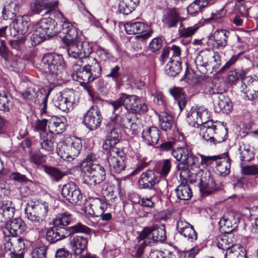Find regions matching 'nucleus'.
I'll return each instance as SVG.
<instances>
[{
  "mask_svg": "<svg viewBox=\"0 0 258 258\" xmlns=\"http://www.w3.org/2000/svg\"><path fill=\"white\" fill-rule=\"evenodd\" d=\"M72 220V215L69 212L58 214L53 220V224L59 228L68 229V225Z\"/></svg>",
  "mask_w": 258,
  "mask_h": 258,
  "instance_id": "nucleus-40",
  "label": "nucleus"
},
{
  "mask_svg": "<svg viewBox=\"0 0 258 258\" xmlns=\"http://www.w3.org/2000/svg\"><path fill=\"white\" fill-rule=\"evenodd\" d=\"M131 121L132 118L128 113L116 114L110 121L109 126H115L117 128L122 127L128 128L131 125Z\"/></svg>",
  "mask_w": 258,
  "mask_h": 258,
  "instance_id": "nucleus-36",
  "label": "nucleus"
},
{
  "mask_svg": "<svg viewBox=\"0 0 258 258\" xmlns=\"http://www.w3.org/2000/svg\"><path fill=\"white\" fill-rule=\"evenodd\" d=\"M25 224L21 218H16L7 222L5 228L2 229L5 235V242L4 244L6 250H11L13 247L10 235L13 237L21 234L25 231Z\"/></svg>",
  "mask_w": 258,
  "mask_h": 258,
  "instance_id": "nucleus-9",
  "label": "nucleus"
},
{
  "mask_svg": "<svg viewBox=\"0 0 258 258\" xmlns=\"http://www.w3.org/2000/svg\"><path fill=\"white\" fill-rule=\"evenodd\" d=\"M25 41L26 37L22 36L18 39L10 40L9 44L14 49L20 50L24 46Z\"/></svg>",
  "mask_w": 258,
  "mask_h": 258,
  "instance_id": "nucleus-61",
  "label": "nucleus"
},
{
  "mask_svg": "<svg viewBox=\"0 0 258 258\" xmlns=\"http://www.w3.org/2000/svg\"><path fill=\"white\" fill-rule=\"evenodd\" d=\"M175 191L177 198L181 200H189L192 195L191 189L187 183L179 184Z\"/></svg>",
  "mask_w": 258,
  "mask_h": 258,
  "instance_id": "nucleus-46",
  "label": "nucleus"
},
{
  "mask_svg": "<svg viewBox=\"0 0 258 258\" xmlns=\"http://www.w3.org/2000/svg\"><path fill=\"white\" fill-rule=\"evenodd\" d=\"M78 102V98H76L75 92L72 90H65L53 101L56 108L66 113L73 110Z\"/></svg>",
  "mask_w": 258,
  "mask_h": 258,
  "instance_id": "nucleus-11",
  "label": "nucleus"
},
{
  "mask_svg": "<svg viewBox=\"0 0 258 258\" xmlns=\"http://www.w3.org/2000/svg\"><path fill=\"white\" fill-rule=\"evenodd\" d=\"M41 66L47 73L48 80L52 83L61 80L65 73L64 62L60 55L45 54L42 59Z\"/></svg>",
  "mask_w": 258,
  "mask_h": 258,
  "instance_id": "nucleus-2",
  "label": "nucleus"
},
{
  "mask_svg": "<svg viewBox=\"0 0 258 258\" xmlns=\"http://www.w3.org/2000/svg\"><path fill=\"white\" fill-rule=\"evenodd\" d=\"M179 233L191 242H194L197 239V234L193 226L189 228H187V229Z\"/></svg>",
  "mask_w": 258,
  "mask_h": 258,
  "instance_id": "nucleus-56",
  "label": "nucleus"
},
{
  "mask_svg": "<svg viewBox=\"0 0 258 258\" xmlns=\"http://www.w3.org/2000/svg\"><path fill=\"white\" fill-rule=\"evenodd\" d=\"M43 169L45 172L49 176L53 181H58L66 175L64 172L54 167L45 165L43 166Z\"/></svg>",
  "mask_w": 258,
  "mask_h": 258,
  "instance_id": "nucleus-47",
  "label": "nucleus"
},
{
  "mask_svg": "<svg viewBox=\"0 0 258 258\" xmlns=\"http://www.w3.org/2000/svg\"><path fill=\"white\" fill-rule=\"evenodd\" d=\"M125 155L122 150L116 147L111 148L107 153V161L111 172L120 173L124 170L126 165Z\"/></svg>",
  "mask_w": 258,
  "mask_h": 258,
  "instance_id": "nucleus-10",
  "label": "nucleus"
},
{
  "mask_svg": "<svg viewBox=\"0 0 258 258\" xmlns=\"http://www.w3.org/2000/svg\"><path fill=\"white\" fill-rule=\"evenodd\" d=\"M242 91L248 99L253 100L258 97V80L254 79L251 76H244L241 79Z\"/></svg>",
  "mask_w": 258,
  "mask_h": 258,
  "instance_id": "nucleus-19",
  "label": "nucleus"
},
{
  "mask_svg": "<svg viewBox=\"0 0 258 258\" xmlns=\"http://www.w3.org/2000/svg\"><path fill=\"white\" fill-rule=\"evenodd\" d=\"M171 167L170 159H164L161 163V170L160 173L162 176H166L169 172Z\"/></svg>",
  "mask_w": 258,
  "mask_h": 258,
  "instance_id": "nucleus-58",
  "label": "nucleus"
},
{
  "mask_svg": "<svg viewBox=\"0 0 258 258\" xmlns=\"http://www.w3.org/2000/svg\"><path fill=\"white\" fill-rule=\"evenodd\" d=\"M62 197L70 203L79 205L82 201V195L78 186L74 182H69L63 185L61 190Z\"/></svg>",
  "mask_w": 258,
  "mask_h": 258,
  "instance_id": "nucleus-15",
  "label": "nucleus"
},
{
  "mask_svg": "<svg viewBox=\"0 0 258 258\" xmlns=\"http://www.w3.org/2000/svg\"><path fill=\"white\" fill-rule=\"evenodd\" d=\"M199 251V248L194 247L190 250L181 252L180 255V258H195Z\"/></svg>",
  "mask_w": 258,
  "mask_h": 258,
  "instance_id": "nucleus-64",
  "label": "nucleus"
},
{
  "mask_svg": "<svg viewBox=\"0 0 258 258\" xmlns=\"http://www.w3.org/2000/svg\"><path fill=\"white\" fill-rule=\"evenodd\" d=\"M57 1L33 0L30 4V9L34 14H40L43 11L44 14H50L58 5Z\"/></svg>",
  "mask_w": 258,
  "mask_h": 258,
  "instance_id": "nucleus-20",
  "label": "nucleus"
},
{
  "mask_svg": "<svg viewBox=\"0 0 258 258\" xmlns=\"http://www.w3.org/2000/svg\"><path fill=\"white\" fill-rule=\"evenodd\" d=\"M84 172L89 179L90 184H100L105 179L104 168L98 164H87L83 167Z\"/></svg>",
  "mask_w": 258,
  "mask_h": 258,
  "instance_id": "nucleus-16",
  "label": "nucleus"
},
{
  "mask_svg": "<svg viewBox=\"0 0 258 258\" xmlns=\"http://www.w3.org/2000/svg\"><path fill=\"white\" fill-rule=\"evenodd\" d=\"M110 127L112 128L111 129L109 134L107 135L102 146L103 149L106 151H109L111 148L115 147L114 146L119 142L121 137L120 132L117 127L115 126Z\"/></svg>",
  "mask_w": 258,
  "mask_h": 258,
  "instance_id": "nucleus-31",
  "label": "nucleus"
},
{
  "mask_svg": "<svg viewBox=\"0 0 258 258\" xmlns=\"http://www.w3.org/2000/svg\"><path fill=\"white\" fill-rule=\"evenodd\" d=\"M192 227L189 223H188L185 219L180 217L177 221L176 229L178 232H182V231L185 229Z\"/></svg>",
  "mask_w": 258,
  "mask_h": 258,
  "instance_id": "nucleus-63",
  "label": "nucleus"
},
{
  "mask_svg": "<svg viewBox=\"0 0 258 258\" xmlns=\"http://www.w3.org/2000/svg\"><path fill=\"white\" fill-rule=\"evenodd\" d=\"M57 17L61 23L60 30L58 33L63 42L68 43L77 39L78 31L76 28L64 17L61 13L59 12Z\"/></svg>",
  "mask_w": 258,
  "mask_h": 258,
  "instance_id": "nucleus-14",
  "label": "nucleus"
},
{
  "mask_svg": "<svg viewBox=\"0 0 258 258\" xmlns=\"http://www.w3.org/2000/svg\"><path fill=\"white\" fill-rule=\"evenodd\" d=\"M162 41L160 38H154L149 44V49L153 52H155L160 50L162 47Z\"/></svg>",
  "mask_w": 258,
  "mask_h": 258,
  "instance_id": "nucleus-60",
  "label": "nucleus"
},
{
  "mask_svg": "<svg viewBox=\"0 0 258 258\" xmlns=\"http://www.w3.org/2000/svg\"><path fill=\"white\" fill-rule=\"evenodd\" d=\"M55 23L54 20L48 18L40 20L36 25V31L45 37L49 38L54 35L57 31L55 30Z\"/></svg>",
  "mask_w": 258,
  "mask_h": 258,
  "instance_id": "nucleus-21",
  "label": "nucleus"
},
{
  "mask_svg": "<svg viewBox=\"0 0 258 258\" xmlns=\"http://www.w3.org/2000/svg\"><path fill=\"white\" fill-rule=\"evenodd\" d=\"M218 123L214 122L212 120L206 121L201 125L200 135L205 140L210 146L212 145V142L214 139V134L216 131Z\"/></svg>",
  "mask_w": 258,
  "mask_h": 258,
  "instance_id": "nucleus-25",
  "label": "nucleus"
},
{
  "mask_svg": "<svg viewBox=\"0 0 258 258\" xmlns=\"http://www.w3.org/2000/svg\"><path fill=\"white\" fill-rule=\"evenodd\" d=\"M212 53L209 50L201 51L197 57L195 62L197 68H207L213 63Z\"/></svg>",
  "mask_w": 258,
  "mask_h": 258,
  "instance_id": "nucleus-41",
  "label": "nucleus"
},
{
  "mask_svg": "<svg viewBox=\"0 0 258 258\" xmlns=\"http://www.w3.org/2000/svg\"><path fill=\"white\" fill-rule=\"evenodd\" d=\"M169 92L177 101L180 111H182L185 107L187 101V97L182 89L179 87H174L170 89Z\"/></svg>",
  "mask_w": 258,
  "mask_h": 258,
  "instance_id": "nucleus-38",
  "label": "nucleus"
},
{
  "mask_svg": "<svg viewBox=\"0 0 258 258\" xmlns=\"http://www.w3.org/2000/svg\"><path fill=\"white\" fill-rule=\"evenodd\" d=\"M102 119L99 109L97 106H93L85 114L83 122L87 128L93 131L100 126Z\"/></svg>",
  "mask_w": 258,
  "mask_h": 258,
  "instance_id": "nucleus-18",
  "label": "nucleus"
},
{
  "mask_svg": "<svg viewBox=\"0 0 258 258\" xmlns=\"http://www.w3.org/2000/svg\"><path fill=\"white\" fill-rule=\"evenodd\" d=\"M225 258H246V252L242 247L235 246L230 251L226 252Z\"/></svg>",
  "mask_w": 258,
  "mask_h": 258,
  "instance_id": "nucleus-53",
  "label": "nucleus"
},
{
  "mask_svg": "<svg viewBox=\"0 0 258 258\" xmlns=\"http://www.w3.org/2000/svg\"><path fill=\"white\" fill-rule=\"evenodd\" d=\"M106 77L111 78L115 82L116 86H119L121 84V80L120 67L118 65L111 67L109 72L106 75Z\"/></svg>",
  "mask_w": 258,
  "mask_h": 258,
  "instance_id": "nucleus-49",
  "label": "nucleus"
},
{
  "mask_svg": "<svg viewBox=\"0 0 258 258\" xmlns=\"http://www.w3.org/2000/svg\"><path fill=\"white\" fill-rule=\"evenodd\" d=\"M48 210V205L45 202L31 201L25 209L26 218L34 223L33 229L40 231L42 230Z\"/></svg>",
  "mask_w": 258,
  "mask_h": 258,
  "instance_id": "nucleus-3",
  "label": "nucleus"
},
{
  "mask_svg": "<svg viewBox=\"0 0 258 258\" xmlns=\"http://www.w3.org/2000/svg\"><path fill=\"white\" fill-rule=\"evenodd\" d=\"M234 242L235 238L232 234L219 235L215 241L217 247L223 250H226V252L230 251L235 246Z\"/></svg>",
  "mask_w": 258,
  "mask_h": 258,
  "instance_id": "nucleus-30",
  "label": "nucleus"
},
{
  "mask_svg": "<svg viewBox=\"0 0 258 258\" xmlns=\"http://www.w3.org/2000/svg\"><path fill=\"white\" fill-rule=\"evenodd\" d=\"M15 208L8 204L0 203V221L6 222L10 221L14 216Z\"/></svg>",
  "mask_w": 258,
  "mask_h": 258,
  "instance_id": "nucleus-44",
  "label": "nucleus"
},
{
  "mask_svg": "<svg viewBox=\"0 0 258 258\" xmlns=\"http://www.w3.org/2000/svg\"><path fill=\"white\" fill-rule=\"evenodd\" d=\"M172 155L177 161L180 162L177 165V169L180 171V177L183 179H189L191 174L190 171L198 168L201 163L199 157L187 147L173 149Z\"/></svg>",
  "mask_w": 258,
  "mask_h": 258,
  "instance_id": "nucleus-1",
  "label": "nucleus"
},
{
  "mask_svg": "<svg viewBox=\"0 0 258 258\" xmlns=\"http://www.w3.org/2000/svg\"><path fill=\"white\" fill-rule=\"evenodd\" d=\"M201 163L210 165L215 163L216 172L221 176L228 175L230 171L231 160L227 152L220 155L205 156L200 155Z\"/></svg>",
  "mask_w": 258,
  "mask_h": 258,
  "instance_id": "nucleus-8",
  "label": "nucleus"
},
{
  "mask_svg": "<svg viewBox=\"0 0 258 258\" xmlns=\"http://www.w3.org/2000/svg\"><path fill=\"white\" fill-rule=\"evenodd\" d=\"M199 186L203 196L212 194L217 189L215 181L211 177L209 173H205L202 175Z\"/></svg>",
  "mask_w": 258,
  "mask_h": 258,
  "instance_id": "nucleus-27",
  "label": "nucleus"
},
{
  "mask_svg": "<svg viewBox=\"0 0 258 258\" xmlns=\"http://www.w3.org/2000/svg\"><path fill=\"white\" fill-rule=\"evenodd\" d=\"M13 23V28H11L10 30L13 36H15L17 33L25 36L28 33L30 22L27 16H18Z\"/></svg>",
  "mask_w": 258,
  "mask_h": 258,
  "instance_id": "nucleus-22",
  "label": "nucleus"
},
{
  "mask_svg": "<svg viewBox=\"0 0 258 258\" xmlns=\"http://www.w3.org/2000/svg\"><path fill=\"white\" fill-rule=\"evenodd\" d=\"M208 109L203 106H193L186 115L188 124L194 127H197L208 121L210 118Z\"/></svg>",
  "mask_w": 258,
  "mask_h": 258,
  "instance_id": "nucleus-13",
  "label": "nucleus"
},
{
  "mask_svg": "<svg viewBox=\"0 0 258 258\" xmlns=\"http://www.w3.org/2000/svg\"><path fill=\"white\" fill-rule=\"evenodd\" d=\"M168 75L175 77L178 75L181 70V62L179 61H172L166 64L165 69Z\"/></svg>",
  "mask_w": 258,
  "mask_h": 258,
  "instance_id": "nucleus-51",
  "label": "nucleus"
},
{
  "mask_svg": "<svg viewBox=\"0 0 258 258\" xmlns=\"http://www.w3.org/2000/svg\"><path fill=\"white\" fill-rule=\"evenodd\" d=\"M47 247L42 246L35 248L32 252V258H46Z\"/></svg>",
  "mask_w": 258,
  "mask_h": 258,
  "instance_id": "nucleus-57",
  "label": "nucleus"
},
{
  "mask_svg": "<svg viewBox=\"0 0 258 258\" xmlns=\"http://www.w3.org/2000/svg\"><path fill=\"white\" fill-rule=\"evenodd\" d=\"M158 117L159 125L163 131L165 132L170 131L175 126L173 117L167 112H161L158 115Z\"/></svg>",
  "mask_w": 258,
  "mask_h": 258,
  "instance_id": "nucleus-37",
  "label": "nucleus"
},
{
  "mask_svg": "<svg viewBox=\"0 0 258 258\" xmlns=\"http://www.w3.org/2000/svg\"><path fill=\"white\" fill-rule=\"evenodd\" d=\"M240 159L242 161H249L254 158V154L251 149L247 146L243 145L239 148Z\"/></svg>",
  "mask_w": 258,
  "mask_h": 258,
  "instance_id": "nucleus-50",
  "label": "nucleus"
},
{
  "mask_svg": "<svg viewBox=\"0 0 258 258\" xmlns=\"http://www.w3.org/2000/svg\"><path fill=\"white\" fill-rule=\"evenodd\" d=\"M47 38L43 35L39 34V33L36 31L35 29V32L30 37V39L32 41V45H36L46 39Z\"/></svg>",
  "mask_w": 258,
  "mask_h": 258,
  "instance_id": "nucleus-62",
  "label": "nucleus"
},
{
  "mask_svg": "<svg viewBox=\"0 0 258 258\" xmlns=\"http://www.w3.org/2000/svg\"><path fill=\"white\" fill-rule=\"evenodd\" d=\"M12 106L11 99L7 94L0 92V110L9 111Z\"/></svg>",
  "mask_w": 258,
  "mask_h": 258,
  "instance_id": "nucleus-54",
  "label": "nucleus"
},
{
  "mask_svg": "<svg viewBox=\"0 0 258 258\" xmlns=\"http://www.w3.org/2000/svg\"><path fill=\"white\" fill-rule=\"evenodd\" d=\"M124 108L133 113H143L148 110L147 104L141 101L140 98L135 95L124 93Z\"/></svg>",
  "mask_w": 258,
  "mask_h": 258,
  "instance_id": "nucleus-17",
  "label": "nucleus"
},
{
  "mask_svg": "<svg viewBox=\"0 0 258 258\" xmlns=\"http://www.w3.org/2000/svg\"><path fill=\"white\" fill-rule=\"evenodd\" d=\"M50 90L46 92L44 89H39L38 87H30L26 90L22 92V96L26 99L38 101L40 103L41 112L46 113L47 103L48 98L50 94Z\"/></svg>",
  "mask_w": 258,
  "mask_h": 258,
  "instance_id": "nucleus-12",
  "label": "nucleus"
},
{
  "mask_svg": "<svg viewBox=\"0 0 258 258\" xmlns=\"http://www.w3.org/2000/svg\"><path fill=\"white\" fill-rule=\"evenodd\" d=\"M107 209V204L103 199H93L86 207V213L92 217H99Z\"/></svg>",
  "mask_w": 258,
  "mask_h": 258,
  "instance_id": "nucleus-24",
  "label": "nucleus"
},
{
  "mask_svg": "<svg viewBox=\"0 0 258 258\" xmlns=\"http://www.w3.org/2000/svg\"><path fill=\"white\" fill-rule=\"evenodd\" d=\"M180 17L175 9L168 10L163 15L162 22L168 28L174 27L177 26Z\"/></svg>",
  "mask_w": 258,
  "mask_h": 258,
  "instance_id": "nucleus-35",
  "label": "nucleus"
},
{
  "mask_svg": "<svg viewBox=\"0 0 258 258\" xmlns=\"http://www.w3.org/2000/svg\"><path fill=\"white\" fill-rule=\"evenodd\" d=\"M67 120L64 116H52L48 120V127L52 134H59L66 130Z\"/></svg>",
  "mask_w": 258,
  "mask_h": 258,
  "instance_id": "nucleus-28",
  "label": "nucleus"
},
{
  "mask_svg": "<svg viewBox=\"0 0 258 258\" xmlns=\"http://www.w3.org/2000/svg\"><path fill=\"white\" fill-rule=\"evenodd\" d=\"M13 247L10 251L14 249L15 251H21L25 247V240L22 238H12Z\"/></svg>",
  "mask_w": 258,
  "mask_h": 258,
  "instance_id": "nucleus-59",
  "label": "nucleus"
},
{
  "mask_svg": "<svg viewBox=\"0 0 258 258\" xmlns=\"http://www.w3.org/2000/svg\"><path fill=\"white\" fill-rule=\"evenodd\" d=\"M88 239L81 236H75L70 241V247L74 254L77 255L81 254L87 248Z\"/></svg>",
  "mask_w": 258,
  "mask_h": 258,
  "instance_id": "nucleus-32",
  "label": "nucleus"
},
{
  "mask_svg": "<svg viewBox=\"0 0 258 258\" xmlns=\"http://www.w3.org/2000/svg\"><path fill=\"white\" fill-rule=\"evenodd\" d=\"M160 137V131L155 126H150L144 129L142 132V138L148 145L154 146L158 143Z\"/></svg>",
  "mask_w": 258,
  "mask_h": 258,
  "instance_id": "nucleus-29",
  "label": "nucleus"
},
{
  "mask_svg": "<svg viewBox=\"0 0 258 258\" xmlns=\"http://www.w3.org/2000/svg\"><path fill=\"white\" fill-rule=\"evenodd\" d=\"M232 103L227 96L223 94L218 96V99L214 104V108L216 112H222L227 114L232 111Z\"/></svg>",
  "mask_w": 258,
  "mask_h": 258,
  "instance_id": "nucleus-33",
  "label": "nucleus"
},
{
  "mask_svg": "<svg viewBox=\"0 0 258 258\" xmlns=\"http://www.w3.org/2000/svg\"><path fill=\"white\" fill-rule=\"evenodd\" d=\"M73 78L74 80L79 82L81 84H86L95 80L93 79L92 76L87 71L84 66L82 70L81 68L77 69L76 73L73 75Z\"/></svg>",
  "mask_w": 258,
  "mask_h": 258,
  "instance_id": "nucleus-45",
  "label": "nucleus"
},
{
  "mask_svg": "<svg viewBox=\"0 0 258 258\" xmlns=\"http://www.w3.org/2000/svg\"><path fill=\"white\" fill-rule=\"evenodd\" d=\"M230 32L225 29L215 31L209 37V40H213V47L218 50H223L228 44V39Z\"/></svg>",
  "mask_w": 258,
  "mask_h": 258,
  "instance_id": "nucleus-23",
  "label": "nucleus"
},
{
  "mask_svg": "<svg viewBox=\"0 0 258 258\" xmlns=\"http://www.w3.org/2000/svg\"><path fill=\"white\" fill-rule=\"evenodd\" d=\"M148 26L140 22H127L124 24V28L128 34H141L146 31Z\"/></svg>",
  "mask_w": 258,
  "mask_h": 258,
  "instance_id": "nucleus-39",
  "label": "nucleus"
},
{
  "mask_svg": "<svg viewBox=\"0 0 258 258\" xmlns=\"http://www.w3.org/2000/svg\"><path fill=\"white\" fill-rule=\"evenodd\" d=\"M82 148L81 139L73 137L68 139L64 142L59 143L57 144L56 151L61 158L70 161L79 155Z\"/></svg>",
  "mask_w": 258,
  "mask_h": 258,
  "instance_id": "nucleus-6",
  "label": "nucleus"
},
{
  "mask_svg": "<svg viewBox=\"0 0 258 258\" xmlns=\"http://www.w3.org/2000/svg\"><path fill=\"white\" fill-rule=\"evenodd\" d=\"M139 3L140 0H120L118 11L123 15H128L132 12Z\"/></svg>",
  "mask_w": 258,
  "mask_h": 258,
  "instance_id": "nucleus-42",
  "label": "nucleus"
},
{
  "mask_svg": "<svg viewBox=\"0 0 258 258\" xmlns=\"http://www.w3.org/2000/svg\"><path fill=\"white\" fill-rule=\"evenodd\" d=\"M87 64H86L85 68L87 71L91 74L93 79H96L99 78L101 74V67L100 63L97 60L93 57H87L85 59Z\"/></svg>",
  "mask_w": 258,
  "mask_h": 258,
  "instance_id": "nucleus-34",
  "label": "nucleus"
},
{
  "mask_svg": "<svg viewBox=\"0 0 258 258\" xmlns=\"http://www.w3.org/2000/svg\"><path fill=\"white\" fill-rule=\"evenodd\" d=\"M227 136V128L218 124L216 131H215V134L213 138L214 140L212 142V145H215L217 143L224 142L226 139Z\"/></svg>",
  "mask_w": 258,
  "mask_h": 258,
  "instance_id": "nucleus-48",
  "label": "nucleus"
},
{
  "mask_svg": "<svg viewBox=\"0 0 258 258\" xmlns=\"http://www.w3.org/2000/svg\"><path fill=\"white\" fill-rule=\"evenodd\" d=\"M71 41L65 43L67 45L68 55L70 57L77 59L76 66L81 67L92 52V47L88 42H81L77 38Z\"/></svg>",
  "mask_w": 258,
  "mask_h": 258,
  "instance_id": "nucleus-5",
  "label": "nucleus"
},
{
  "mask_svg": "<svg viewBox=\"0 0 258 258\" xmlns=\"http://www.w3.org/2000/svg\"><path fill=\"white\" fill-rule=\"evenodd\" d=\"M157 173L151 170H148L142 173L139 180V186L140 188H150L159 181Z\"/></svg>",
  "mask_w": 258,
  "mask_h": 258,
  "instance_id": "nucleus-26",
  "label": "nucleus"
},
{
  "mask_svg": "<svg viewBox=\"0 0 258 258\" xmlns=\"http://www.w3.org/2000/svg\"><path fill=\"white\" fill-rule=\"evenodd\" d=\"M145 245H153L157 242H163L166 239V232L163 225H154L144 228L139 235Z\"/></svg>",
  "mask_w": 258,
  "mask_h": 258,
  "instance_id": "nucleus-7",
  "label": "nucleus"
},
{
  "mask_svg": "<svg viewBox=\"0 0 258 258\" xmlns=\"http://www.w3.org/2000/svg\"><path fill=\"white\" fill-rule=\"evenodd\" d=\"M45 132L42 133L40 134L41 142L40 144L42 149L47 152L48 154L52 153L54 150V143L50 140H48L46 137Z\"/></svg>",
  "mask_w": 258,
  "mask_h": 258,
  "instance_id": "nucleus-52",
  "label": "nucleus"
},
{
  "mask_svg": "<svg viewBox=\"0 0 258 258\" xmlns=\"http://www.w3.org/2000/svg\"><path fill=\"white\" fill-rule=\"evenodd\" d=\"M219 225L221 230L227 234H231L230 232L235 228L231 223V220L223 217L219 222Z\"/></svg>",
  "mask_w": 258,
  "mask_h": 258,
  "instance_id": "nucleus-55",
  "label": "nucleus"
},
{
  "mask_svg": "<svg viewBox=\"0 0 258 258\" xmlns=\"http://www.w3.org/2000/svg\"><path fill=\"white\" fill-rule=\"evenodd\" d=\"M91 229L87 226L78 223L76 225L68 227V229L59 228L53 225L47 231L46 239L50 243H54L60 240L71 234L76 233H84L90 234Z\"/></svg>",
  "mask_w": 258,
  "mask_h": 258,
  "instance_id": "nucleus-4",
  "label": "nucleus"
},
{
  "mask_svg": "<svg viewBox=\"0 0 258 258\" xmlns=\"http://www.w3.org/2000/svg\"><path fill=\"white\" fill-rule=\"evenodd\" d=\"M19 9V5L16 2H11L6 6L3 11V17L5 20H13L16 16Z\"/></svg>",
  "mask_w": 258,
  "mask_h": 258,
  "instance_id": "nucleus-43",
  "label": "nucleus"
}]
</instances>
